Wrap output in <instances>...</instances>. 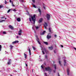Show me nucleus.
Here are the masks:
<instances>
[{"label":"nucleus","mask_w":76,"mask_h":76,"mask_svg":"<svg viewBox=\"0 0 76 76\" xmlns=\"http://www.w3.org/2000/svg\"><path fill=\"white\" fill-rule=\"evenodd\" d=\"M31 18L32 21L34 22V24L35 23V20H36V18H35V15H34L33 17L31 16Z\"/></svg>","instance_id":"1"},{"label":"nucleus","mask_w":76,"mask_h":76,"mask_svg":"<svg viewBox=\"0 0 76 76\" xmlns=\"http://www.w3.org/2000/svg\"><path fill=\"white\" fill-rule=\"evenodd\" d=\"M45 70L46 71H48V72H50V73H51V69L49 67H45Z\"/></svg>","instance_id":"2"},{"label":"nucleus","mask_w":76,"mask_h":76,"mask_svg":"<svg viewBox=\"0 0 76 76\" xmlns=\"http://www.w3.org/2000/svg\"><path fill=\"white\" fill-rule=\"evenodd\" d=\"M46 18H47V20H50V15L48 14H47L46 15Z\"/></svg>","instance_id":"3"},{"label":"nucleus","mask_w":76,"mask_h":76,"mask_svg":"<svg viewBox=\"0 0 76 76\" xmlns=\"http://www.w3.org/2000/svg\"><path fill=\"white\" fill-rule=\"evenodd\" d=\"M36 38H37L36 39L37 42H38V44L41 45V43H40V42H39V38H38V37L37 36H36Z\"/></svg>","instance_id":"4"},{"label":"nucleus","mask_w":76,"mask_h":76,"mask_svg":"<svg viewBox=\"0 0 76 76\" xmlns=\"http://www.w3.org/2000/svg\"><path fill=\"white\" fill-rule=\"evenodd\" d=\"M22 30L20 29L19 31H18V35H20L22 34Z\"/></svg>","instance_id":"5"},{"label":"nucleus","mask_w":76,"mask_h":76,"mask_svg":"<svg viewBox=\"0 0 76 76\" xmlns=\"http://www.w3.org/2000/svg\"><path fill=\"white\" fill-rule=\"evenodd\" d=\"M64 66H66V63L67 62V61H66V60H64Z\"/></svg>","instance_id":"6"},{"label":"nucleus","mask_w":76,"mask_h":76,"mask_svg":"<svg viewBox=\"0 0 76 76\" xmlns=\"http://www.w3.org/2000/svg\"><path fill=\"white\" fill-rule=\"evenodd\" d=\"M53 66L54 67V69H55V70H53V72L54 73H55L56 72V64L53 65Z\"/></svg>","instance_id":"7"},{"label":"nucleus","mask_w":76,"mask_h":76,"mask_svg":"<svg viewBox=\"0 0 76 76\" xmlns=\"http://www.w3.org/2000/svg\"><path fill=\"white\" fill-rule=\"evenodd\" d=\"M18 42H19V41L15 40V41L12 42V44H16V43H18Z\"/></svg>","instance_id":"8"},{"label":"nucleus","mask_w":76,"mask_h":76,"mask_svg":"<svg viewBox=\"0 0 76 76\" xmlns=\"http://www.w3.org/2000/svg\"><path fill=\"white\" fill-rule=\"evenodd\" d=\"M28 50L29 51L30 56H31V50L29 49V47H28Z\"/></svg>","instance_id":"9"},{"label":"nucleus","mask_w":76,"mask_h":76,"mask_svg":"<svg viewBox=\"0 0 76 76\" xmlns=\"http://www.w3.org/2000/svg\"><path fill=\"white\" fill-rule=\"evenodd\" d=\"M41 67H42V69L43 72H45V70L44 69H45V67H44L42 66V65L41 66Z\"/></svg>","instance_id":"10"},{"label":"nucleus","mask_w":76,"mask_h":76,"mask_svg":"<svg viewBox=\"0 0 76 76\" xmlns=\"http://www.w3.org/2000/svg\"><path fill=\"white\" fill-rule=\"evenodd\" d=\"M69 71H70V70H69V68H68L67 69V72L68 75H69Z\"/></svg>","instance_id":"11"},{"label":"nucleus","mask_w":76,"mask_h":76,"mask_svg":"<svg viewBox=\"0 0 76 76\" xmlns=\"http://www.w3.org/2000/svg\"><path fill=\"white\" fill-rule=\"evenodd\" d=\"M45 25H44V27L45 28V29H47V27H46V26H48V25H47V23L45 22Z\"/></svg>","instance_id":"12"},{"label":"nucleus","mask_w":76,"mask_h":76,"mask_svg":"<svg viewBox=\"0 0 76 76\" xmlns=\"http://www.w3.org/2000/svg\"><path fill=\"white\" fill-rule=\"evenodd\" d=\"M11 64V59H10L9 60V61L7 62V64L9 65L10 64Z\"/></svg>","instance_id":"13"},{"label":"nucleus","mask_w":76,"mask_h":76,"mask_svg":"<svg viewBox=\"0 0 76 76\" xmlns=\"http://www.w3.org/2000/svg\"><path fill=\"white\" fill-rule=\"evenodd\" d=\"M51 36H49V35H48L47 36V38L48 39H49L51 38Z\"/></svg>","instance_id":"14"},{"label":"nucleus","mask_w":76,"mask_h":76,"mask_svg":"<svg viewBox=\"0 0 76 76\" xmlns=\"http://www.w3.org/2000/svg\"><path fill=\"white\" fill-rule=\"evenodd\" d=\"M9 28H10L11 29H13V27L11 25L9 26Z\"/></svg>","instance_id":"15"},{"label":"nucleus","mask_w":76,"mask_h":76,"mask_svg":"<svg viewBox=\"0 0 76 76\" xmlns=\"http://www.w3.org/2000/svg\"><path fill=\"white\" fill-rule=\"evenodd\" d=\"M49 48L50 49V50H52L53 49V46H51L50 47H49Z\"/></svg>","instance_id":"16"},{"label":"nucleus","mask_w":76,"mask_h":76,"mask_svg":"<svg viewBox=\"0 0 76 76\" xmlns=\"http://www.w3.org/2000/svg\"><path fill=\"white\" fill-rule=\"evenodd\" d=\"M17 20L18 21V22H20V18H18L17 19Z\"/></svg>","instance_id":"17"},{"label":"nucleus","mask_w":76,"mask_h":76,"mask_svg":"<svg viewBox=\"0 0 76 76\" xmlns=\"http://www.w3.org/2000/svg\"><path fill=\"white\" fill-rule=\"evenodd\" d=\"M42 18H41L39 19V23H41V22H42Z\"/></svg>","instance_id":"18"},{"label":"nucleus","mask_w":76,"mask_h":76,"mask_svg":"<svg viewBox=\"0 0 76 76\" xmlns=\"http://www.w3.org/2000/svg\"><path fill=\"white\" fill-rule=\"evenodd\" d=\"M38 10L39 12L40 13V15H41V10H40V9L39 8L38 9Z\"/></svg>","instance_id":"19"},{"label":"nucleus","mask_w":76,"mask_h":76,"mask_svg":"<svg viewBox=\"0 0 76 76\" xmlns=\"http://www.w3.org/2000/svg\"><path fill=\"white\" fill-rule=\"evenodd\" d=\"M44 44H45V45H48V42H44Z\"/></svg>","instance_id":"20"},{"label":"nucleus","mask_w":76,"mask_h":76,"mask_svg":"<svg viewBox=\"0 0 76 76\" xmlns=\"http://www.w3.org/2000/svg\"><path fill=\"white\" fill-rule=\"evenodd\" d=\"M10 49H11V50H12L13 48V46L12 45H10Z\"/></svg>","instance_id":"21"},{"label":"nucleus","mask_w":76,"mask_h":76,"mask_svg":"<svg viewBox=\"0 0 76 76\" xmlns=\"http://www.w3.org/2000/svg\"><path fill=\"white\" fill-rule=\"evenodd\" d=\"M24 54L25 56V58H26L27 57V55H26V54L25 53H24Z\"/></svg>","instance_id":"22"},{"label":"nucleus","mask_w":76,"mask_h":76,"mask_svg":"<svg viewBox=\"0 0 76 76\" xmlns=\"http://www.w3.org/2000/svg\"><path fill=\"white\" fill-rule=\"evenodd\" d=\"M59 65L60 66H62V64H61V62H60V61H59Z\"/></svg>","instance_id":"23"},{"label":"nucleus","mask_w":76,"mask_h":76,"mask_svg":"<svg viewBox=\"0 0 76 76\" xmlns=\"http://www.w3.org/2000/svg\"><path fill=\"white\" fill-rule=\"evenodd\" d=\"M7 34V33H6V31H4L3 32V34Z\"/></svg>","instance_id":"24"},{"label":"nucleus","mask_w":76,"mask_h":76,"mask_svg":"<svg viewBox=\"0 0 76 76\" xmlns=\"http://www.w3.org/2000/svg\"><path fill=\"white\" fill-rule=\"evenodd\" d=\"M45 31L43 32L42 35H44L45 34Z\"/></svg>","instance_id":"25"},{"label":"nucleus","mask_w":76,"mask_h":76,"mask_svg":"<svg viewBox=\"0 0 76 76\" xmlns=\"http://www.w3.org/2000/svg\"><path fill=\"white\" fill-rule=\"evenodd\" d=\"M32 48L34 50V51H35V50H36V49H35V48L34 47H33Z\"/></svg>","instance_id":"26"},{"label":"nucleus","mask_w":76,"mask_h":76,"mask_svg":"<svg viewBox=\"0 0 76 76\" xmlns=\"http://www.w3.org/2000/svg\"><path fill=\"white\" fill-rule=\"evenodd\" d=\"M10 10H11V9H9L7 12V13H9L10 12Z\"/></svg>","instance_id":"27"},{"label":"nucleus","mask_w":76,"mask_h":76,"mask_svg":"<svg viewBox=\"0 0 76 76\" xmlns=\"http://www.w3.org/2000/svg\"><path fill=\"white\" fill-rule=\"evenodd\" d=\"M1 45H0V51H1Z\"/></svg>","instance_id":"28"},{"label":"nucleus","mask_w":76,"mask_h":76,"mask_svg":"<svg viewBox=\"0 0 76 76\" xmlns=\"http://www.w3.org/2000/svg\"><path fill=\"white\" fill-rule=\"evenodd\" d=\"M45 76H47V74L46 73H45Z\"/></svg>","instance_id":"29"},{"label":"nucleus","mask_w":76,"mask_h":76,"mask_svg":"<svg viewBox=\"0 0 76 76\" xmlns=\"http://www.w3.org/2000/svg\"><path fill=\"white\" fill-rule=\"evenodd\" d=\"M49 32H51V28H49Z\"/></svg>","instance_id":"30"},{"label":"nucleus","mask_w":76,"mask_h":76,"mask_svg":"<svg viewBox=\"0 0 76 76\" xmlns=\"http://www.w3.org/2000/svg\"><path fill=\"white\" fill-rule=\"evenodd\" d=\"M48 58V56L47 55L45 56V58H46V59H47Z\"/></svg>","instance_id":"31"},{"label":"nucleus","mask_w":76,"mask_h":76,"mask_svg":"<svg viewBox=\"0 0 76 76\" xmlns=\"http://www.w3.org/2000/svg\"><path fill=\"white\" fill-rule=\"evenodd\" d=\"M35 27H36V29H38V28H39V27L38 26H36Z\"/></svg>","instance_id":"32"},{"label":"nucleus","mask_w":76,"mask_h":76,"mask_svg":"<svg viewBox=\"0 0 76 76\" xmlns=\"http://www.w3.org/2000/svg\"><path fill=\"white\" fill-rule=\"evenodd\" d=\"M5 4H7V1L6 0H5Z\"/></svg>","instance_id":"33"},{"label":"nucleus","mask_w":76,"mask_h":76,"mask_svg":"<svg viewBox=\"0 0 76 76\" xmlns=\"http://www.w3.org/2000/svg\"><path fill=\"white\" fill-rule=\"evenodd\" d=\"M3 21H5V20H0V22H3Z\"/></svg>","instance_id":"34"},{"label":"nucleus","mask_w":76,"mask_h":76,"mask_svg":"<svg viewBox=\"0 0 76 76\" xmlns=\"http://www.w3.org/2000/svg\"><path fill=\"white\" fill-rule=\"evenodd\" d=\"M33 7H34V8H37V7H36V6L34 5H33Z\"/></svg>","instance_id":"35"},{"label":"nucleus","mask_w":76,"mask_h":76,"mask_svg":"<svg viewBox=\"0 0 76 76\" xmlns=\"http://www.w3.org/2000/svg\"><path fill=\"white\" fill-rule=\"evenodd\" d=\"M11 4H12V6H15V5H14L13 4V2H12Z\"/></svg>","instance_id":"36"},{"label":"nucleus","mask_w":76,"mask_h":76,"mask_svg":"<svg viewBox=\"0 0 76 76\" xmlns=\"http://www.w3.org/2000/svg\"><path fill=\"white\" fill-rule=\"evenodd\" d=\"M2 7H3V6L0 5V9H1V8H2Z\"/></svg>","instance_id":"37"},{"label":"nucleus","mask_w":76,"mask_h":76,"mask_svg":"<svg viewBox=\"0 0 76 76\" xmlns=\"http://www.w3.org/2000/svg\"><path fill=\"white\" fill-rule=\"evenodd\" d=\"M13 11H14V12H16L17 10L15 9H14L13 10Z\"/></svg>","instance_id":"38"},{"label":"nucleus","mask_w":76,"mask_h":76,"mask_svg":"<svg viewBox=\"0 0 76 76\" xmlns=\"http://www.w3.org/2000/svg\"><path fill=\"white\" fill-rule=\"evenodd\" d=\"M29 21L30 22H31V21H32V20H31V18L30 17L29 18Z\"/></svg>","instance_id":"39"},{"label":"nucleus","mask_w":76,"mask_h":76,"mask_svg":"<svg viewBox=\"0 0 76 76\" xmlns=\"http://www.w3.org/2000/svg\"><path fill=\"white\" fill-rule=\"evenodd\" d=\"M60 47H61L62 48H63V46L62 45H60Z\"/></svg>","instance_id":"40"},{"label":"nucleus","mask_w":76,"mask_h":76,"mask_svg":"<svg viewBox=\"0 0 76 76\" xmlns=\"http://www.w3.org/2000/svg\"><path fill=\"white\" fill-rule=\"evenodd\" d=\"M32 2H33V3H35V0H32Z\"/></svg>","instance_id":"41"},{"label":"nucleus","mask_w":76,"mask_h":76,"mask_svg":"<svg viewBox=\"0 0 76 76\" xmlns=\"http://www.w3.org/2000/svg\"><path fill=\"white\" fill-rule=\"evenodd\" d=\"M54 37H55V38H56V37H57V35H55L54 36Z\"/></svg>","instance_id":"42"},{"label":"nucleus","mask_w":76,"mask_h":76,"mask_svg":"<svg viewBox=\"0 0 76 76\" xmlns=\"http://www.w3.org/2000/svg\"><path fill=\"white\" fill-rule=\"evenodd\" d=\"M42 52L43 53V54H45V53H44V51H43V50H42Z\"/></svg>","instance_id":"43"},{"label":"nucleus","mask_w":76,"mask_h":76,"mask_svg":"<svg viewBox=\"0 0 76 76\" xmlns=\"http://www.w3.org/2000/svg\"><path fill=\"white\" fill-rule=\"evenodd\" d=\"M20 1L22 2H23V1H24V0H21Z\"/></svg>","instance_id":"44"},{"label":"nucleus","mask_w":76,"mask_h":76,"mask_svg":"<svg viewBox=\"0 0 76 76\" xmlns=\"http://www.w3.org/2000/svg\"><path fill=\"white\" fill-rule=\"evenodd\" d=\"M34 31L35 34H36V31H35V30L34 29Z\"/></svg>","instance_id":"45"},{"label":"nucleus","mask_w":76,"mask_h":76,"mask_svg":"<svg viewBox=\"0 0 76 76\" xmlns=\"http://www.w3.org/2000/svg\"><path fill=\"white\" fill-rule=\"evenodd\" d=\"M10 3H11V2H12V1H11V0H10Z\"/></svg>","instance_id":"46"},{"label":"nucleus","mask_w":76,"mask_h":76,"mask_svg":"<svg viewBox=\"0 0 76 76\" xmlns=\"http://www.w3.org/2000/svg\"><path fill=\"white\" fill-rule=\"evenodd\" d=\"M74 49L75 50V51H76V48H74Z\"/></svg>","instance_id":"47"},{"label":"nucleus","mask_w":76,"mask_h":76,"mask_svg":"<svg viewBox=\"0 0 76 76\" xmlns=\"http://www.w3.org/2000/svg\"><path fill=\"white\" fill-rule=\"evenodd\" d=\"M26 67H27V66H28V65H27V64H26Z\"/></svg>","instance_id":"48"},{"label":"nucleus","mask_w":76,"mask_h":76,"mask_svg":"<svg viewBox=\"0 0 76 76\" xmlns=\"http://www.w3.org/2000/svg\"><path fill=\"white\" fill-rule=\"evenodd\" d=\"M43 8L44 9H45V7H43Z\"/></svg>","instance_id":"49"},{"label":"nucleus","mask_w":76,"mask_h":76,"mask_svg":"<svg viewBox=\"0 0 76 76\" xmlns=\"http://www.w3.org/2000/svg\"><path fill=\"white\" fill-rule=\"evenodd\" d=\"M16 38H19V37H18V36H17Z\"/></svg>","instance_id":"50"},{"label":"nucleus","mask_w":76,"mask_h":76,"mask_svg":"<svg viewBox=\"0 0 76 76\" xmlns=\"http://www.w3.org/2000/svg\"><path fill=\"white\" fill-rule=\"evenodd\" d=\"M27 14H28V15H29V12H27Z\"/></svg>","instance_id":"51"},{"label":"nucleus","mask_w":76,"mask_h":76,"mask_svg":"<svg viewBox=\"0 0 76 76\" xmlns=\"http://www.w3.org/2000/svg\"><path fill=\"white\" fill-rule=\"evenodd\" d=\"M32 72H34V69H32Z\"/></svg>","instance_id":"52"},{"label":"nucleus","mask_w":76,"mask_h":76,"mask_svg":"<svg viewBox=\"0 0 76 76\" xmlns=\"http://www.w3.org/2000/svg\"><path fill=\"white\" fill-rule=\"evenodd\" d=\"M40 47H41V48H42V46H41V45H40Z\"/></svg>","instance_id":"53"},{"label":"nucleus","mask_w":76,"mask_h":76,"mask_svg":"<svg viewBox=\"0 0 76 76\" xmlns=\"http://www.w3.org/2000/svg\"><path fill=\"white\" fill-rule=\"evenodd\" d=\"M54 53H56V51H55V50H54Z\"/></svg>","instance_id":"54"},{"label":"nucleus","mask_w":76,"mask_h":76,"mask_svg":"<svg viewBox=\"0 0 76 76\" xmlns=\"http://www.w3.org/2000/svg\"><path fill=\"white\" fill-rule=\"evenodd\" d=\"M2 18V19H3L4 18V17H3Z\"/></svg>","instance_id":"55"},{"label":"nucleus","mask_w":76,"mask_h":76,"mask_svg":"<svg viewBox=\"0 0 76 76\" xmlns=\"http://www.w3.org/2000/svg\"><path fill=\"white\" fill-rule=\"evenodd\" d=\"M64 32H65V31H66V30H64Z\"/></svg>","instance_id":"56"},{"label":"nucleus","mask_w":76,"mask_h":76,"mask_svg":"<svg viewBox=\"0 0 76 76\" xmlns=\"http://www.w3.org/2000/svg\"><path fill=\"white\" fill-rule=\"evenodd\" d=\"M32 29H34V27H32Z\"/></svg>","instance_id":"57"},{"label":"nucleus","mask_w":76,"mask_h":76,"mask_svg":"<svg viewBox=\"0 0 76 76\" xmlns=\"http://www.w3.org/2000/svg\"><path fill=\"white\" fill-rule=\"evenodd\" d=\"M7 19V18H5V19Z\"/></svg>","instance_id":"58"},{"label":"nucleus","mask_w":76,"mask_h":76,"mask_svg":"<svg viewBox=\"0 0 76 76\" xmlns=\"http://www.w3.org/2000/svg\"><path fill=\"white\" fill-rule=\"evenodd\" d=\"M40 61H42V60L41 59H40Z\"/></svg>","instance_id":"59"},{"label":"nucleus","mask_w":76,"mask_h":76,"mask_svg":"<svg viewBox=\"0 0 76 76\" xmlns=\"http://www.w3.org/2000/svg\"><path fill=\"white\" fill-rule=\"evenodd\" d=\"M30 18L31 17V15H29Z\"/></svg>","instance_id":"60"},{"label":"nucleus","mask_w":76,"mask_h":76,"mask_svg":"<svg viewBox=\"0 0 76 76\" xmlns=\"http://www.w3.org/2000/svg\"><path fill=\"white\" fill-rule=\"evenodd\" d=\"M10 76H12V75H10Z\"/></svg>","instance_id":"61"},{"label":"nucleus","mask_w":76,"mask_h":76,"mask_svg":"<svg viewBox=\"0 0 76 76\" xmlns=\"http://www.w3.org/2000/svg\"><path fill=\"white\" fill-rule=\"evenodd\" d=\"M39 57H40V56H39Z\"/></svg>","instance_id":"62"},{"label":"nucleus","mask_w":76,"mask_h":76,"mask_svg":"<svg viewBox=\"0 0 76 76\" xmlns=\"http://www.w3.org/2000/svg\"><path fill=\"white\" fill-rule=\"evenodd\" d=\"M0 72H1V71H0Z\"/></svg>","instance_id":"63"}]
</instances>
